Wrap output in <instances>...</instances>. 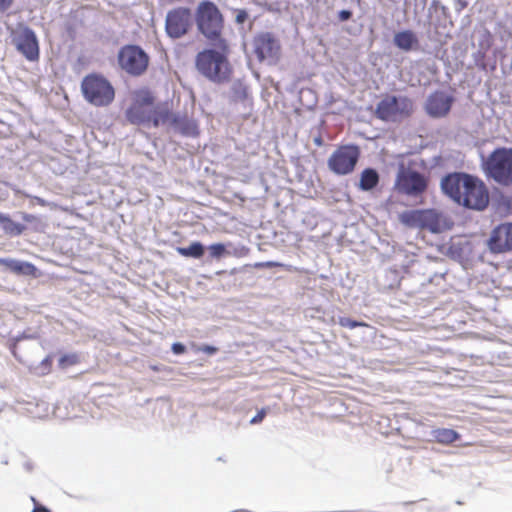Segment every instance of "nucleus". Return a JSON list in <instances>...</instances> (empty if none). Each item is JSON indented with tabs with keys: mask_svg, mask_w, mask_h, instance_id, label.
I'll list each match as a JSON object with an SVG mask.
<instances>
[{
	"mask_svg": "<svg viewBox=\"0 0 512 512\" xmlns=\"http://www.w3.org/2000/svg\"><path fill=\"white\" fill-rule=\"evenodd\" d=\"M441 190L458 205L477 211L484 210L489 203V194L484 183L464 172L449 173L441 179Z\"/></svg>",
	"mask_w": 512,
	"mask_h": 512,
	"instance_id": "nucleus-1",
	"label": "nucleus"
},
{
	"mask_svg": "<svg viewBox=\"0 0 512 512\" xmlns=\"http://www.w3.org/2000/svg\"><path fill=\"white\" fill-rule=\"evenodd\" d=\"M196 24L199 32L219 50H226L227 43L222 38L223 17L218 7L211 1H202L196 10Z\"/></svg>",
	"mask_w": 512,
	"mask_h": 512,
	"instance_id": "nucleus-2",
	"label": "nucleus"
},
{
	"mask_svg": "<svg viewBox=\"0 0 512 512\" xmlns=\"http://www.w3.org/2000/svg\"><path fill=\"white\" fill-rule=\"evenodd\" d=\"M225 50L206 49L196 56V67L207 79L222 83L229 79V62Z\"/></svg>",
	"mask_w": 512,
	"mask_h": 512,
	"instance_id": "nucleus-3",
	"label": "nucleus"
},
{
	"mask_svg": "<svg viewBox=\"0 0 512 512\" xmlns=\"http://www.w3.org/2000/svg\"><path fill=\"white\" fill-rule=\"evenodd\" d=\"M400 221L410 228L425 229L431 233H441L450 228L442 212L436 209H415L401 213Z\"/></svg>",
	"mask_w": 512,
	"mask_h": 512,
	"instance_id": "nucleus-4",
	"label": "nucleus"
},
{
	"mask_svg": "<svg viewBox=\"0 0 512 512\" xmlns=\"http://www.w3.org/2000/svg\"><path fill=\"white\" fill-rule=\"evenodd\" d=\"M81 91L84 99L97 107L108 106L115 97L112 84L100 74H89L81 82Z\"/></svg>",
	"mask_w": 512,
	"mask_h": 512,
	"instance_id": "nucleus-5",
	"label": "nucleus"
},
{
	"mask_svg": "<svg viewBox=\"0 0 512 512\" xmlns=\"http://www.w3.org/2000/svg\"><path fill=\"white\" fill-rule=\"evenodd\" d=\"M414 110L413 101L403 95H386L381 99L375 110L378 119L385 122H400L409 118Z\"/></svg>",
	"mask_w": 512,
	"mask_h": 512,
	"instance_id": "nucleus-6",
	"label": "nucleus"
},
{
	"mask_svg": "<svg viewBox=\"0 0 512 512\" xmlns=\"http://www.w3.org/2000/svg\"><path fill=\"white\" fill-rule=\"evenodd\" d=\"M484 165L488 176L500 184L509 185L512 179V148H496Z\"/></svg>",
	"mask_w": 512,
	"mask_h": 512,
	"instance_id": "nucleus-7",
	"label": "nucleus"
},
{
	"mask_svg": "<svg viewBox=\"0 0 512 512\" xmlns=\"http://www.w3.org/2000/svg\"><path fill=\"white\" fill-rule=\"evenodd\" d=\"M427 187L428 180L422 173L403 166L398 170L395 180V189L398 193L418 197L427 190Z\"/></svg>",
	"mask_w": 512,
	"mask_h": 512,
	"instance_id": "nucleus-8",
	"label": "nucleus"
},
{
	"mask_svg": "<svg viewBox=\"0 0 512 512\" xmlns=\"http://www.w3.org/2000/svg\"><path fill=\"white\" fill-rule=\"evenodd\" d=\"M118 64L129 75L140 76L148 67L147 53L137 45H126L118 52Z\"/></svg>",
	"mask_w": 512,
	"mask_h": 512,
	"instance_id": "nucleus-9",
	"label": "nucleus"
},
{
	"mask_svg": "<svg viewBox=\"0 0 512 512\" xmlns=\"http://www.w3.org/2000/svg\"><path fill=\"white\" fill-rule=\"evenodd\" d=\"M360 157L359 147L356 145H344L336 149L328 159L329 169L337 175L351 173Z\"/></svg>",
	"mask_w": 512,
	"mask_h": 512,
	"instance_id": "nucleus-10",
	"label": "nucleus"
},
{
	"mask_svg": "<svg viewBox=\"0 0 512 512\" xmlns=\"http://www.w3.org/2000/svg\"><path fill=\"white\" fill-rule=\"evenodd\" d=\"M193 23L192 12L187 7L174 8L167 12L165 19L166 34L172 39L186 35Z\"/></svg>",
	"mask_w": 512,
	"mask_h": 512,
	"instance_id": "nucleus-11",
	"label": "nucleus"
},
{
	"mask_svg": "<svg viewBox=\"0 0 512 512\" xmlns=\"http://www.w3.org/2000/svg\"><path fill=\"white\" fill-rule=\"evenodd\" d=\"M254 53L260 62L276 64L280 57V44L270 32H263L253 39Z\"/></svg>",
	"mask_w": 512,
	"mask_h": 512,
	"instance_id": "nucleus-12",
	"label": "nucleus"
},
{
	"mask_svg": "<svg viewBox=\"0 0 512 512\" xmlns=\"http://www.w3.org/2000/svg\"><path fill=\"white\" fill-rule=\"evenodd\" d=\"M487 246L494 254L512 251V222L495 227L487 241Z\"/></svg>",
	"mask_w": 512,
	"mask_h": 512,
	"instance_id": "nucleus-13",
	"label": "nucleus"
},
{
	"mask_svg": "<svg viewBox=\"0 0 512 512\" xmlns=\"http://www.w3.org/2000/svg\"><path fill=\"white\" fill-rule=\"evenodd\" d=\"M454 98L443 91L430 94L425 103V111L432 118H442L451 110Z\"/></svg>",
	"mask_w": 512,
	"mask_h": 512,
	"instance_id": "nucleus-14",
	"label": "nucleus"
},
{
	"mask_svg": "<svg viewBox=\"0 0 512 512\" xmlns=\"http://www.w3.org/2000/svg\"><path fill=\"white\" fill-rule=\"evenodd\" d=\"M17 50L28 60L36 61L39 59V45L35 32L25 27L22 32L14 39Z\"/></svg>",
	"mask_w": 512,
	"mask_h": 512,
	"instance_id": "nucleus-15",
	"label": "nucleus"
},
{
	"mask_svg": "<svg viewBox=\"0 0 512 512\" xmlns=\"http://www.w3.org/2000/svg\"><path fill=\"white\" fill-rule=\"evenodd\" d=\"M171 126L185 137H196L199 134L197 122L186 114L176 113L172 115Z\"/></svg>",
	"mask_w": 512,
	"mask_h": 512,
	"instance_id": "nucleus-16",
	"label": "nucleus"
},
{
	"mask_svg": "<svg viewBox=\"0 0 512 512\" xmlns=\"http://www.w3.org/2000/svg\"><path fill=\"white\" fill-rule=\"evenodd\" d=\"M393 44L404 52L419 50L420 41L417 34L410 29L396 32L393 37Z\"/></svg>",
	"mask_w": 512,
	"mask_h": 512,
	"instance_id": "nucleus-17",
	"label": "nucleus"
},
{
	"mask_svg": "<svg viewBox=\"0 0 512 512\" xmlns=\"http://www.w3.org/2000/svg\"><path fill=\"white\" fill-rule=\"evenodd\" d=\"M125 117L133 125H149L152 120V108L133 103L125 111Z\"/></svg>",
	"mask_w": 512,
	"mask_h": 512,
	"instance_id": "nucleus-18",
	"label": "nucleus"
},
{
	"mask_svg": "<svg viewBox=\"0 0 512 512\" xmlns=\"http://www.w3.org/2000/svg\"><path fill=\"white\" fill-rule=\"evenodd\" d=\"M431 440L440 444H451L460 438V434L449 428H435L429 433Z\"/></svg>",
	"mask_w": 512,
	"mask_h": 512,
	"instance_id": "nucleus-19",
	"label": "nucleus"
},
{
	"mask_svg": "<svg viewBox=\"0 0 512 512\" xmlns=\"http://www.w3.org/2000/svg\"><path fill=\"white\" fill-rule=\"evenodd\" d=\"M380 176L376 169L365 168L360 175L359 188L362 191H371L379 184Z\"/></svg>",
	"mask_w": 512,
	"mask_h": 512,
	"instance_id": "nucleus-20",
	"label": "nucleus"
},
{
	"mask_svg": "<svg viewBox=\"0 0 512 512\" xmlns=\"http://www.w3.org/2000/svg\"><path fill=\"white\" fill-rule=\"evenodd\" d=\"M176 251L181 256L200 259L204 255L205 247L201 242L194 241L187 247H177Z\"/></svg>",
	"mask_w": 512,
	"mask_h": 512,
	"instance_id": "nucleus-21",
	"label": "nucleus"
},
{
	"mask_svg": "<svg viewBox=\"0 0 512 512\" xmlns=\"http://www.w3.org/2000/svg\"><path fill=\"white\" fill-rule=\"evenodd\" d=\"M12 272L17 275L34 276L36 267L30 262L16 260Z\"/></svg>",
	"mask_w": 512,
	"mask_h": 512,
	"instance_id": "nucleus-22",
	"label": "nucleus"
},
{
	"mask_svg": "<svg viewBox=\"0 0 512 512\" xmlns=\"http://www.w3.org/2000/svg\"><path fill=\"white\" fill-rule=\"evenodd\" d=\"M176 113H171L168 110L156 111L152 109V120L151 123L153 127H158L160 124H165L169 122L171 125L172 115Z\"/></svg>",
	"mask_w": 512,
	"mask_h": 512,
	"instance_id": "nucleus-23",
	"label": "nucleus"
},
{
	"mask_svg": "<svg viewBox=\"0 0 512 512\" xmlns=\"http://www.w3.org/2000/svg\"><path fill=\"white\" fill-rule=\"evenodd\" d=\"M5 234L9 236H19L26 229L25 225L13 221L10 217L7 220L6 224L2 228Z\"/></svg>",
	"mask_w": 512,
	"mask_h": 512,
	"instance_id": "nucleus-24",
	"label": "nucleus"
},
{
	"mask_svg": "<svg viewBox=\"0 0 512 512\" xmlns=\"http://www.w3.org/2000/svg\"><path fill=\"white\" fill-rule=\"evenodd\" d=\"M212 259H220L227 254L226 245L223 243H214L208 247Z\"/></svg>",
	"mask_w": 512,
	"mask_h": 512,
	"instance_id": "nucleus-25",
	"label": "nucleus"
},
{
	"mask_svg": "<svg viewBox=\"0 0 512 512\" xmlns=\"http://www.w3.org/2000/svg\"><path fill=\"white\" fill-rule=\"evenodd\" d=\"M134 104L145 105L146 107L152 108L154 103V97L149 91H142L137 94Z\"/></svg>",
	"mask_w": 512,
	"mask_h": 512,
	"instance_id": "nucleus-26",
	"label": "nucleus"
},
{
	"mask_svg": "<svg viewBox=\"0 0 512 512\" xmlns=\"http://www.w3.org/2000/svg\"><path fill=\"white\" fill-rule=\"evenodd\" d=\"M338 324L342 327L354 329L357 327H368V324L362 321L353 320L348 317H339Z\"/></svg>",
	"mask_w": 512,
	"mask_h": 512,
	"instance_id": "nucleus-27",
	"label": "nucleus"
},
{
	"mask_svg": "<svg viewBox=\"0 0 512 512\" xmlns=\"http://www.w3.org/2000/svg\"><path fill=\"white\" fill-rule=\"evenodd\" d=\"M267 412H268V408H262L260 409L257 414L251 418L250 420V424L252 425H256V424H259L263 421V419L265 418V416L267 415Z\"/></svg>",
	"mask_w": 512,
	"mask_h": 512,
	"instance_id": "nucleus-28",
	"label": "nucleus"
},
{
	"mask_svg": "<svg viewBox=\"0 0 512 512\" xmlns=\"http://www.w3.org/2000/svg\"><path fill=\"white\" fill-rule=\"evenodd\" d=\"M248 19V12L245 9L237 10L235 21L238 24H244Z\"/></svg>",
	"mask_w": 512,
	"mask_h": 512,
	"instance_id": "nucleus-29",
	"label": "nucleus"
},
{
	"mask_svg": "<svg viewBox=\"0 0 512 512\" xmlns=\"http://www.w3.org/2000/svg\"><path fill=\"white\" fill-rule=\"evenodd\" d=\"M351 17H352L351 10L343 9L338 12V19L340 22H346V21L350 20Z\"/></svg>",
	"mask_w": 512,
	"mask_h": 512,
	"instance_id": "nucleus-30",
	"label": "nucleus"
},
{
	"mask_svg": "<svg viewBox=\"0 0 512 512\" xmlns=\"http://www.w3.org/2000/svg\"><path fill=\"white\" fill-rule=\"evenodd\" d=\"M171 349H172V352L176 355L183 354L186 351L185 345L180 342L173 343Z\"/></svg>",
	"mask_w": 512,
	"mask_h": 512,
	"instance_id": "nucleus-31",
	"label": "nucleus"
},
{
	"mask_svg": "<svg viewBox=\"0 0 512 512\" xmlns=\"http://www.w3.org/2000/svg\"><path fill=\"white\" fill-rule=\"evenodd\" d=\"M15 262H16V259L0 257V265L5 266L11 272H12V267H14Z\"/></svg>",
	"mask_w": 512,
	"mask_h": 512,
	"instance_id": "nucleus-32",
	"label": "nucleus"
},
{
	"mask_svg": "<svg viewBox=\"0 0 512 512\" xmlns=\"http://www.w3.org/2000/svg\"><path fill=\"white\" fill-rule=\"evenodd\" d=\"M200 350L208 355H213L217 352L218 349L211 345H204Z\"/></svg>",
	"mask_w": 512,
	"mask_h": 512,
	"instance_id": "nucleus-33",
	"label": "nucleus"
},
{
	"mask_svg": "<svg viewBox=\"0 0 512 512\" xmlns=\"http://www.w3.org/2000/svg\"><path fill=\"white\" fill-rule=\"evenodd\" d=\"M13 3V0H0V12L8 10Z\"/></svg>",
	"mask_w": 512,
	"mask_h": 512,
	"instance_id": "nucleus-34",
	"label": "nucleus"
},
{
	"mask_svg": "<svg viewBox=\"0 0 512 512\" xmlns=\"http://www.w3.org/2000/svg\"><path fill=\"white\" fill-rule=\"evenodd\" d=\"M66 362H68L70 364L74 363V356H70V355L61 356L59 359V364L61 366H64Z\"/></svg>",
	"mask_w": 512,
	"mask_h": 512,
	"instance_id": "nucleus-35",
	"label": "nucleus"
},
{
	"mask_svg": "<svg viewBox=\"0 0 512 512\" xmlns=\"http://www.w3.org/2000/svg\"><path fill=\"white\" fill-rule=\"evenodd\" d=\"M22 219L26 222H32L36 219V217L32 214L22 213Z\"/></svg>",
	"mask_w": 512,
	"mask_h": 512,
	"instance_id": "nucleus-36",
	"label": "nucleus"
},
{
	"mask_svg": "<svg viewBox=\"0 0 512 512\" xmlns=\"http://www.w3.org/2000/svg\"><path fill=\"white\" fill-rule=\"evenodd\" d=\"M9 215L7 214H4V213H0V225L2 226V228L4 227V225L6 224L7 220L9 219Z\"/></svg>",
	"mask_w": 512,
	"mask_h": 512,
	"instance_id": "nucleus-37",
	"label": "nucleus"
},
{
	"mask_svg": "<svg viewBox=\"0 0 512 512\" xmlns=\"http://www.w3.org/2000/svg\"><path fill=\"white\" fill-rule=\"evenodd\" d=\"M51 362H52V361H51V357H50V356H48V357H46L45 359H43V360H42L41 365H42L45 369H47V368H49V367H50Z\"/></svg>",
	"mask_w": 512,
	"mask_h": 512,
	"instance_id": "nucleus-38",
	"label": "nucleus"
},
{
	"mask_svg": "<svg viewBox=\"0 0 512 512\" xmlns=\"http://www.w3.org/2000/svg\"><path fill=\"white\" fill-rule=\"evenodd\" d=\"M28 338H30V336H28V335H26L25 333H23V334L18 335L17 337H15V339H14V340H15V342H19V341H21V340H23V339H28Z\"/></svg>",
	"mask_w": 512,
	"mask_h": 512,
	"instance_id": "nucleus-39",
	"label": "nucleus"
},
{
	"mask_svg": "<svg viewBox=\"0 0 512 512\" xmlns=\"http://www.w3.org/2000/svg\"><path fill=\"white\" fill-rule=\"evenodd\" d=\"M32 512H49V510L43 506H39V507H35Z\"/></svg>",
	"mask_w": 512,
	"mask_h": 512,
	"instance_id": "nucleus-40",
	"label": "nucleus"
},
{
	"mask_svg": "<svg viewBox=\"0 0 512 512\" xmlns=\"http://www.w3.org/2000/svg\"><path fill=\"white\" fill-rule=\"evenodd\" d=\"M314 142L317 146H321L322 145V139L320 137H317L314 139Z\"/></svg>",
	"mask_w": 512,
	"mask_h": 512,
	"instance_id": "nucleus-41",
	"label": "nucleus"
},
{
	"mask_svg": "<svg viewBox=\"0 0 512 512\" xmlns=\"http://www.w3.org/2000/svg\"><path fill=\"white\" fill-rule=\"evenodd\" d=\"M36 199H37V201H38V203H39V204H41V205H43V206L46 204L45 200H43V199H41V198H38V197H37Z\"/></svg>",
	"mask_w": 512,
	"mask_h": 512,
	"instance_id": "nucleus-42",
	"label": "nucleus"
},
{
	"mask_svg": "<svg viewBox=\"0 0 512 512\" xmlns=\"http://www.w3.org/2000/svg\"><path fill=\"white\" fill-rule=\"evenodd\" d=\"M25 468L30 470L32 468V464L30 462L25 463Z\"/></svg>",
	"mask_w": 512,
	"mask_h": 512,
	"instance_id": "nucleus-43",
	"label": "nucleus"
},
{
	"mask_svg": "<svg viewBox=\"0 0 512 512\" xmlns=\"http://www.w3.org/2000/svg\"><path fill=\"white\" fill-rule=\"evenodd\" d=\"M454 249V246H450L449 250L452 251Z\"/></svg>",
	"mask_w": 512,
	"mask_h": 512,
	"instance_id": "nucleus-44",
	"label": "nucleus"
}]
</instances>
